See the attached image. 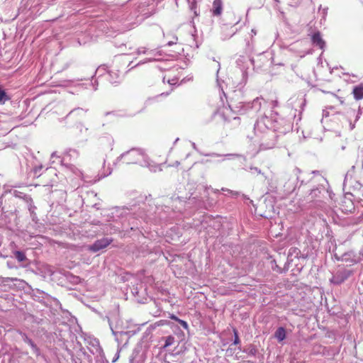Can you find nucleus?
<instances>
[{"label": "nucleus", "mask_w": 363, "mask_h": 363, "mask_svg": "<svg viewBox=\"0 0 363 363\" xmlns=\"http://www.w3.org/2000/svg\"><path fill=\"white\" fill-rule=\"evenodd\" d=\"M311 40L314 47L318 48L323 50L325 48V41L323 40L321 33L319 31L313 33L311 35Z\"/></svg>", "instance_id": "nucleus-6"}, {"label": "nucleus", "mask_w": 363, "mask_h": 363, "mask_svg": "<svg viewBox=\"0 0 363 363\" xmlns=\"http://www.w3.org/2000/svg\"><path fill=\"white\" fill-rule=\"evenodd\" d=\"M233 334H234V345H239L240 344V338L238 336V332L235 328H233Z\"/></svg>", "instance_id": "nucleus-20"}, {"label": "nucleus", "mask_w": 363, "mask_h": 363, "mask_svg": "<svg viewBox=\"0 0 363 363\" xmlns=\"http://www.w3.org/2000/svg\"><path fill=\"white\" fill-rule=\"evenodd\" d=\"M117 161L127 164H140L141 165H147L149 164L146 154L139 148H133L121 154L117 158Z\"/></svg>", "instance_id": "nucleus-1"}, {"label": "nucleus", "mask_w": 363, "mask_h": 363, "mask_svg": "<svg viewBox=\"0 0 363 363\" xmlns=\"http://www.w3.org/2000/svg\"><path fill=\"white\" fill-rule=\"evenodd\" d=\"M350 125H351V129H353L354 127V124L353 125L350 124Z\"/></svg>", "instance_id": "nucleus-38"}, {"label": "nucleus", "mask_w": 363, "mask_h": 363, "mask_svg": "<svg viewBox=\"0 0 363 363\" xmlns=\"http://www.w3.org/2000/svg\"><path fill=\"white\" fill-rule=\"evenodd\" d=\"M170 318L172 320H176L177 322H178V320H180L179 318H177L175 315H173V314L170 315Z\"/></svg>", "instance_id": "nucleus-29"}, {"label": "nucleus", "mask_w": 363, "mask_h": 363, "mask_svg": "<svg viewBox=\"0 0 363 363\" xmlns=\"http://www.w3.org/2000/svg\"><path fill=\"white\" fill-rule=\"evenodd\" d=\"M190 9L194 12L195 16H199V13L196 9V2L195 0H188Z\"/></svg>", "instance_id": "nucleus-14"}, {"label": "nucleus", "mask_w": 363, "mask_h": 363, "mask_svg": "<svg viewBox=\"0 0 363 363\" xmlns=\"http://www.w3.org/2000/svg\"><path fill=\"white\" fill-rule=\"evenodd\" d=\"M9 99V97L7 96L6 93L0 88V103L4 104Z\"/></svg>", "instance_id": "nucleus-17"}, {"label": "nucleus", "mask_w": 363, "mask_h": 363, "mask_svg": "<svg viewBox=\"0 0 363 363\" xmlns=\"http://www.w3.org/2000/svg\"><path fill=\"white\" fill-rule=\"evenodd\" d=\"M352 274V271L351 270H344L342 272H341V279L337 281V283H341L344 281L345 279H347L348 277H350Z\"/></svg>", "instance_id": "nucleus-15"}, {"label": "nucleus", "mask_w": 363, "mask_h": 363, "mask_svg": "<svg viewBox=\"0 0 363 363\" xmlns=\"http://www.w3.org/2000/svg\"><path fill=\"white\" fill-rule=\"evenodd\" d=\"M147 50L146 49V48L145 47H141V48H139L137 50V53L138 55H140V54H145L147 53Z\"/></svg>", "instance_id": "nucleus-22"}, {"label": "nucleus", "mask_w": 363, "mask_h": 363, "mask_svg": "<svg viewBox=\"0 0 363 363\" xmlns=\"http://www.w3.org/2000/svg\"><path fill=\"white\" fill-rule=\"evenodd\" d=\"M55 157L58 158V159H60V160H61V158H62L60 156H59V155L57 154V152H52V155H51V158H52V159H53V158H55Z\"/></svg>", "instance_id": "nucleus-27"}, {"label": "nucleus", "mask_w": 363, "mask_h": 363, "mask_svg": "<svg viewBox=\"0 0 363 363\" xmlns=\"http://www.w3.org/2000/svg\"><path fill=\"white\" fill-rule=\"evenodd\" d=\"M230 111V110L229 108H224V109H223V112H222V116H225V114H227V113H228V112H229ZM223 118H224V120H225V121H230V119H229V118H225V117H223Z\"/></svg>", "instance_id": "nucleus-26"}, {"label": "nucleus", "mask_w": 363, "mask_h": 363, "mask_svg": "<svg viewBox=\"0 0 363 363\" xmlns=\"http://www.w3.org/2000/svg\"><path fill=\"white\" fill-rule=\"evenodd\" d=\"M233 120L238 121V122L239 123L240 118L238 117H233Z\"/></svg>", "instance_id": "nucleus-34"}, {"label": "nucleus", "mask_w": 363, "mask_h": 363, "mask_svg": "<svg viewBox=\"0 0 363 363\" xmlns=\"http://www.w3.org/2000/svg\"><path fill=\"white\" fill-rule=\"evenodd\" d=\"M340 208L344 213H352L354 210V203L350 199L345 197L342 201Z\"/></svg>", "instance_id": "nucleus-7"}, {"label": "nucleus", "mask_w": 363, "mask_h": 363, "mask_svg": "<svg viewBox=\"0 0 363 363\" xmlns=\"http://www.w3.org/2000/svg\"><path fill=\"white\" fill-rule=\"evenodd\" d=\"M229 194H230L233 196H239L240 194V192L238 191H232V190H229V189H227L226 190Z\"/></svg>", "instance_id": "nucleus-25"}, {"label": "nucleus", "mask_w": 363, "mask_h": 363, "mask_svg": "<svg viewBox=\"0 0 363 363\" xmlns=\"http://www.w3.org/2000/svg\"><path fill=\"white\" fill-rule=\"evenodd\" d=\"M172 44H173V43H172V42H169V43H167V45H169V46H170V45H172Z\"/></svg>", "instance_id": "nucleus-37"}, {"label": "nucleus", "mask_w": 363, "mask_h": 363, "mask_svg": "<svg viewBox=\"0 0 363 363\" xmlns=\"http://www.w3.org/2000/svg\"><path fill=\"white\" fill-rule=\"evenodd\" d=\"M84 112V110L82 108H75V109H73L72 111H71L67 116V117H72V116H74V115H79V114H81Z\"/></svg>", "instance_id": "nucleus-19"}, {"label": "nucleus", "mask_w": 363, "mask_h": 363, "mask_svg": "<svg viewBox=\"0 0 363 363\" xmlns=\"http://www.w3.org/2000/svg\"><path fill=\"white\" fill-rule=\"evenodd\" d=\"M271 264H272V269L274 271H276L277 272H279V273H281L282 272L281 269L277 264V262L275 260H272L271 262Z\"/></svg>", "instance_id": "nucleus-21"}, {"label": "nucleus", "mask_w": 363, "mask_h": 363, "mask_svg": "<svg viewBox=\"0 0 363 363\" xmlns=\"http://www.w3.org/2000/svg\"><path fill=\"white\" fill-rule=\"evenodd\" d=\"M321 194V190L319 188L313 189L311 191V193L307 196V201H315L317 198L320 197V194Z\"/></svg>", "instance_id": "nucleus-12"}, {"label": "nucleus", "mask_w": 363, "mask_h": 363, "mask_svg": "<svg viewBox=\"0 0 363 363\" xmlns=\"http://www.w3.org/2000/svg\"><path fill=\"white\" fill-rule=\"evenodd\" d=\"M14 255H15V257L19 262H23L26 259V257L25 254L23 252L16 251L14 252Z\"/></svg>", "instance_id": "nucleus-16"}, {"label": "nucleus", "mask_w": 363, "mask_h": 363, "mask_svg": "<svg viewBox=\"0 0 363 363\" xmlns=\"http://www.w3.org/2000/svg\"><path fill=\"white\" fill-rule=\"evenodd\" d=\"M277 143V135L272 130L266 128V132L262 138L260 146L264 150L272 149Z\"/></svg>", "instance_id": "nucleus-3"}, {"label": "nucleus", "mask_w": 363, "mask_h": 363, "mask_svg": "<svg viewBox=\"0 0 363 363\" xmlns=\"http://www.w3.org/2000/svg\"><path fill=\"white\" fill-rule=\"evenodd\" d=\"M352 94L354 98L359 101L363 99V84H359L354 86L352 89Z\"/></svg>", "instance_id": "nucleus-10"}, {"label": "nucleus", "mask_w": 363, "mask_h": 363, "mask_svg": "<svg viewBox=\"0 0 363 363\" xmlns=\"http://www.w3.org/2000/svg\"><path fill=\"white\" fill-rule=\"evenodd\" d=\"M225 156L230 158L232 157L238 156V155L228 154V155H225Z\"/></svg>", "instance_id": "nucleus-33"}, {"label": "nucleus", "mask_w": 363, "mask_h": 363, "mask_svg": "<svg viewBox=\"0 0 363 363\" xmlns=\"http://www.w3.org/2000/svg\"><path fill=\"white\" fill-rule=\"evenodd\" d=\"M109 81L111 84H116L121 82L122 77L118 70H111L108 72Z\"/></svg>", "instance_id": "nucleus-9"}, {"label": "nucleus", "mask_w": 363, "mask_h": 363, "mask_svg": "<svg viewBox=\"0 0 363 363\" xmlns=\"http://www.w3.org/2000/svg\"><path fill=\"white\" fill-rule=\"evenodd\" d=\"M262 101L264 99L262 97H257L252 102L244 103L240 102L239 106V112L244 113L247 110H252L254 112L257 113L261 110ZM238 108V107H237Z\"/></svg>", "instance_id": "nucleus-4"}, {"label": "nucleus", "mask_w": 363, "mask_h": 363, "mask_svg": "<svg viewBox=\"0 0 363 363\" xmlns=\"http://www.w3.org/2000/svg\"><path fill=\"white\" fill-rule=\"evenodd\" d=\"M292 128V126H291V124L290 123H289L287 125H286V127L285 128V130H289Z\"/></svg>", "instance_id": "nucleus-31"}, {"label": "nucleus", "mask_w": 363, "mask_h": 363, "mask_svg": "<svg viewBox=\"0 0 363 363\" xmlns=\"http://www.w3.org/2000/svg\"><path fill=\"white\" fill-rule=\"evenodd\" d=\"M361 114H362V111H361V109H360V108H359V110H358V113H357V116H356V119H355V121H356L358 120V118H359V116H360Z\"/></svg>", "instance_id": "nucleus-30"}, {"label": "nucleus", "mask_w": 363, "mask_h": 363, "mask_svg": "<svg viewBox=\"0 0 363 363\" xmlns=\"http://www.w3.org/2000/svg\"><path fill=\"white\" fill-rule=\"evenodd\" d=\"M178 323L184 328L188 329V323L183 320H178Z\"/></svg>", "instance_id": "nucleus-24"}, {"label": "nucleus", "mask_w": 363, "mask_h": 363, "mask_svg": "<svg viewBox=\"0 0 363 363\" xmlns=\"http://www.w3.org/2000/svg\"><path fill=\"white\" fill-rule=\"evenodd\" d=\"M272 103L273 107H276L278 106V101L277 100L272 101Z\"/></svg>", "instance_id": "nucleus-32"}, {"label": "nucleus", "mask_w": 363, "mask_h": 363, "mask_svg": "<svg viewBox=\"0 0 363 363\" xmlns=\"http://www.w3.org/2000/svg\"><path fill=\"white\" fill-rule=\"evenodd\" d=\"M263 125H264V120H261V121H257V123L255 125V133H257L259 131L261 132Z\"/></svg>", "instance_id": "nucleus-18"}, {"label": "nucleus", "mask_w": 363, "mask_h": 363, "mask_svg": "<svg viewBox=\"0 0 363 363\" xmlns=\"http://www.w3.org/2000/svg\"><path fill=\"white\" fill-rule=\"evenodd\" d=\"M23 337L24 342H26L27 344H28L31 347V348L33 349V352H35V353H38L39 350H38V347L36 346V345L33 342V340L31 339H30L25 334H23Z\"/></svg>", "instance_id": "nucleus-13"}, {"label": "nucleus", "mask_w": 363, "mask_h": 363, "mask_svg": "<svg viewBox=\"0 0 363 363\" xmlns=\"http://www.w3.org/2000/svg\"><path fill=\"white\" fill-rule=\"evenodd\" d=\"M338 100L340 101V104H343V101L342 100V99L338 98Z\"/></svg>", "instance_id": "nucleus-36"}, {"label": "nucleus", "mask_w": 363, "mask_h": 363, "mask_svg": "<svg viewBox=\"0 0 363 363\" xmlns=\"http://www.w3.org/2000/svg\"><path fill=\"white\" fill-rule=\"evenodd\" d=\"M251 170L255 171L257 174H262L261 170L258 169L257 167H251Z\"/></svg>", "instance_id": "nucleus-28"}, {"label": "nucleus", "mask_w": 363, "mask_h": 363, "mask_svg": "<svg viewBox=\"0 0 363 363\" xmlns=\"http://www.w3.org/2000/svg\"><path fill=\"white\" fill-rule=\"evenodd\" d=\"M251 32H252L254 35H256V31H255L254 29H252Z\"/></svg>", "instance_id": "nucleus-35"}, {"label": "nucleus", "mask_w": 363, "mask_h": 363, "mask_svg": "<svg viewBox=\"0 0 363 363\" xmlns=\"http://www.w3.org/2000/svg\"><path fill=\"white\" fill-rule=\"evenodd\" d=\"M173 340H174V337H173L168 336L167 340H166L165 346L167 347V346L170 345L172 343Z\"/></svg>", "instance_id": "nucleus-23"}, {"label": "nucleus", "mask_w": 363, "mask_h": 363, "mask_svg": "<svg viewBox=\"0 0 363 363\" xmlns=\"http://www.w3.org/2000/svg\"><path fill=\"white\" fill-rule=\"evenodd\" d=\"M274 337L279 341L281 342L286 338V330L283 327H279L274 333Z\"/></svg>", "instance_id": "nucleus-11"}, {"label": "nucleus", "mask_w": 363, "mask_h": 363, "mask_svg": "<svg viewBox=\"0 0 363 363\" xmlns=\"http://www.w3.org/2000/svg\"><path fill=\"white\" fill-rule=\"evenodd\" d=\"M211 12L213 16H219L223 11V2L221 0H214L212 5Z\"/></svg>", "instance_id": "nucleus-8"}, {"label": "nucleus", "mask_w": 363, "mask_h": 363, "mask_svg": "<svg viewBox=\"0 0 363 363\" xmlns=\"http://www.w3.org/2000/svg\"><path fill=\"white\" fill-rule=\"evenodd\" d=\"M112 242V238H103L100 240H96L89 247V249L91 252H96L108 246Z\"/></svg>", "instance_id": "nucleus-5"}, {"label": "nucleus", "mask_w": 363, "mask_h": 363, "mask_svg": "<svg viewBox=\"0 0 363 363\" xmlns=\"http://www.w3.org/2000/svg\"><path fill=\"white\" fill-rule=\"evenodd\" d=\"M78 157L79 152L77 150L74 149H68L65 152L60 162L62 165L73 170L74 163L77 161Z\"/></svg>", "instance_id": "nucleus-2"}]
</instances>
